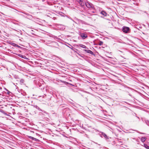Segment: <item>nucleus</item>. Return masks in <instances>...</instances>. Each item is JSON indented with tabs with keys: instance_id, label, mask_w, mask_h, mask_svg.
<instances>
[{
	"instance_id": "nucleus-1",
	"label": "nucleus",
	"mask_w": 149,
	"mask_h": 149,
	"mask_svg": "<svg viewBox=\"0 0 149 149\" xmlns=\"http://www.w3.org/2000/svg\"><path fill=\"white\" fill-rule=\"evenodd\" d=\"M122 30L125 33H128L129 32L130 29L129 27L124 26L123 27Z\"/></svg>"
},
{
	"instance_id": "nucleus-2",
	"label": "nucleus",
	"mask_w": 149,
	"mask_h": 149,
	"mask_svg": "<svg viewBox=\"0 0 149 149\" xmlns=\"http://www.w3.org/2000/svg\"><path fill=\"white\" fill-rule=\"evenodd\" d=\"M100 136L102 138L104 137L106 140H107L109 139V138L108 136H107L106 134L102 132H100L99 134Z\"/></svg>"
},
{
	"instance_id": "nucleus-3",
	"label": "nucleus",
	"mask_w": 149,
	"mask_h": 149,
	"mask_svg": "<svg viewBox=\"0 0 149 149\" xmlns=\"http://www.w3.org/2000/svg\"><path fill=\"white\" fill-rule=\"evenodd\" d=\"M85 5L88 8H91L92 9H93L94 6L93 4L91 3H90L88 2H86L85 3Z\"/></svg>"
},
{
	"instance_id": "nucleus-4",
	"label": "nucleus",
	"mask_w": 149,
	"mask_h": 149,
	"mask_svg": "<svg viewBox=\"0 0 149 149\" xmlns=\"http://www.w3.org/2000/svg\"><path fill=\"white\" fill-rule=\"evenodd\" d=\"M83 50L84 51H85L86 53H89L92 55L94 54V53H93V52L90 50L84 49Z\"/></svg>"
},
{
	"instance_id": "nucleus-5",
	"label": "nucleus",
	"mask_w": 149,
	"mask_h": 149,
	"mask_svg": "<svg viewBox=\"0 0 149 149\" xmlns=\"http://www.w3.org/2000/svg\"><path fill=\"white\" fill-rule=\"evenodd\" d=\"M77 1L79 2V4L81 6H83L84 5V4L83 1L81 0H77Z\"/></svg>"
},
{
	"instance_id": "nucleus-6",
	"label": "nucleus",
	"mask_w": 149,
	"mask_h": 149,
	"mask_svg": "<svg viewBox=\"0 0 149 149\" xmlns=\"http://www.w3.org/2000/svg\"><path fill=\"white\" fill-rule=\"evenodd\" d=\"M34 107L35 108H36V109L39 110L41 111H42V112H43L45 113H47V112H46V111H43V110H42V109H40V108L38 107L37 106V105H35Z\"/></svg>"
},
{
	"instance_id": "nucleus-7",
	"label": "nucleus",
	"mask_w": 149,
	"mask_h": 149,
	"mask_svg": "<svg viewBox=\"0 0 149 149\" xmlns=\"http://www.w3.org/2000/svg\"><path fill=\"white\" fill-rule=\"evenodd\" d=\"M81 36L83 39H85L87 37V35L84 33L81 34Z\"/></svg>"
},
{
	"instance_id": "nucleus-8",
	"label": "nucleus",
	"mask_w": 149,
	"mask_h": 149,
	"mask_svg": "<svg viewBox=\"0 0 149 149\" xmlns=\"http://www.w3.org/2000/svg\"><path fill=\"white\" fill-rule=\"evenodd\" d=\"M101 13L104 16H107V13L104 10L102 11L101 12Z\"/></svg>"
},
{
	"instance_id": "nucleus-9",
	"label": "nucleus",
	"mask_w": 149,
	"mask_h": 149,
	"mask_svg": "<svg viewBox=\"0 0 149 149\" xmlns=\"http://www.w3.org/2000/svg\"><path fill=\"white\" fill-rule=\"evenodd\" d=\"M29 139L33 140H34L36 141H39V140L38 139L35 138L34 137L31 136H29Z\"/></svg>"
},
{
	"instance_id": "nucleus-10",
	"label": "nucleus",
	"mask_w": 149,
	"mask_h": 149,
	"mask_svg": "<svg viewBox=\"0 0 149 149\" xmlns=\"http://www.w3.org/2000/svg\"><path fill=\"white\" fill-rule=\"evenodd\" d=\"M77 21L78 22V24H83L84 23V22L83 21V20H81L79 19H78Z\"/></svg>"
},
{
	"instance_id": "nucleus-11",
	"label": "nucleus",
	"mask_w": 149,
	"mask_h": 149,
	"mask_svg": "<svg viewBox=\"0 0 149 149\" xmlns=\"http://www.w3.org/2000/svg\"><path fill=\"white\" fill-rule=\"evenodd\" d=\"M146 139V138L145 137H142L141 139V141L142 142H144L145 141Z\"/></svg>"
},
{
	"instance_id": "nucleus-12",
	"label": "nucleus",
	"mask_w": 149,
	"mask_h": 149,
	"mask_svg": "<svg viewBox=\"0 0 149 149\" xmlns=\"http://www.w3.org/2000/svg\"><path fill=\"white\" fill-rule=\"evenodd\" d=\"M79 46L80 47L83 48H85V49L87 48V47L86 46H85L84 45H83L80 44L79 45Z\"/></svg>"
},
{
	"instance_id": "nucleus-13",
	"label": "nucleus",
	"mask_w": 149,
	"mask_h": 149,
	"mask_svg": "<svg viewBox=\"0 0 149 149\" xmlns=\"http://www.w3.org/2000/svg\"><path fill=\"white\" fill-rule=\"evenodd\" d=\"M144 146L145 148L147 149H149V146H148L147 144L144 143Z\"/></svg>"
},
{
	"instance_id": "nucleus-14",
	"label": "nucleus",
	"mask_w": 149,
	"mask_h": 149,
	"mask_svg": "<svg viewBox=\"0 0 149 149\" xmlns=\"http://www.w3.org/2000/svg\"><path fill=\"white\" fill-rule=\"evenodd\" d=\"M0 111L3 114H4L5 115H7V114L6 112H5L3 110H0Z\"/></svg>"
},
{
	"instance_id": "nucleus-15",
	"label": "nucleus",
	"mask_w": 149,
	"mask_h": 149,
	"mask_svg": "<svg viewBox=\"0 0 149 149\" xmlns=\"http://www.w3.org/2000/svg\"><path fill=\"white\" fill-rule=\"evenodd\" d=\"M103 42L102 41H100L98 43V45H103Z\"/></svg>"
},
{
	"instance_id": "nucleus-16",
	"label": "nucleus",
	"mask_w": 149,
	"mask_h": 149,
	"mask_svg": "<svg viewBox=\"0 0 149 149\" xmlns=\"http://www.w3.org/2000/svg\"><path fill=\"white\" fill-rule=\"evenodd\" d=\"M24 79H21L20 80V83L22 84H23L24 83Z\"/></svg>"
},
{
	"instance_id": "nucleus-17",
	"label": "nucleus",
	"mask_w": 149,
	"mask_h": 149,
	"mask_svg": "<svg viewBox=\"0 0 149 149\" xmlns=\"http://www.w3.org/2000/svg\"><path fill=\"white\" fill-rule=\"evenodd\" d=\"M145 123H146V124H147L148 125H149V121L146 120L145 121Z\"/></svg>"
},
{
	"instance_id": "nucleus-18",
	"label": "nucleus",
	"mask_w": 149,
	"mask_h": 149,
	"mask_svg": "<svg viewBox=\"0 0 149 149\" xmlns=\"http://www.w3.org/2000/svg\"><path fill=\"white\" fill-rule=\"evenodd\" d=\"M2 88L1 87H0V95H1V93H2Z\"/></svg>"
},
{
	"instance_id": "nucleus-19",
	"label": "nucleus",
	"mask_w": 149,
	"mask_h": 149,
	"mask_svg": "<svg viewBox=\"0 0 149 149\" xmlns=\"http://www.w3.org/2000/svg\"><path fill=\"white\" fill-rule=\"evenodd\" d=\"M15 45H16L15 46L17 47H20V46L17 45L15 44Z\"/></svg>"
},
{
	"instance_id": "nucleus-20",
	"label": "nucleus",
	"mask_w": 149,
	"mask_h": 149,
	"mask_svg": "<svg viewBox=\"0 0 149 149\" xmlns=\"http://www.w3.org/2000/svg\"><path fill=\"white\" fill-rule=\"evenodd\" d=\"M22 56V55H21V54H19V56L20 57H21L22 58H23V57Z\"/></svg>"
},
{
	"instance_id": "nucleus-21",
	"label": "nucleus",
	"mask_w": 149,
	"mask_h": 149,
	"mask_svg": "<svg viewBox=\"0 0 149 149\" xmlns=\"http://www.w3.org/2000/svg\"><path fill=\"white\" fill-rule=\"evenodd\" d=\"M91 12L93 13H95V11H91Z\"/></svg>"
},
{
	"instance_id": "nucleus-22",
	"label": "nucleus",
	"mask_w": 149,
	"mask_h": 149,
	"mask_svg": "<svg viewBox=\"0 0 149 149\" xmlns=\"http://www.w3.org/2000/svg\"><path fill=\"white\" fill-rule=\"evenodd\" d=\"M71 47H72V48L71 47H69L70 48H71V49H72V48H73V47L72 46H71Z\"/></svg>"
},
{
	"instance_id": "nucleus-23",
	"label": "nucleus",
	"mask_w": 149,
	"mask_h": 149,
	"mask_svg": "<svg viewBox=\"0 0 149 149\" xmlns=\"http://www.w3.org/2000/svg\"><path fill=\"white\" fill-rule=\"evenodd\" d=\"M45 95H43L42 97H45Z\"/></svg>"
},
{
	"instance_id": "nucleus-24",
	"label": "nucleus",
	"mask_w": 149,
	"mask_h": 149,
	"mask_svg": "<svg viewBox=\"0 0 149 149\" xmlns=\"http://www.w3.org/2000/svg\"><path fill=\"white\" fill-rule=\"evenodd\" d=\"M139 133H140V134H142V133H140V132H139ZM142 134H144V133H142Z\"/></svg>"
}]
</instances>
